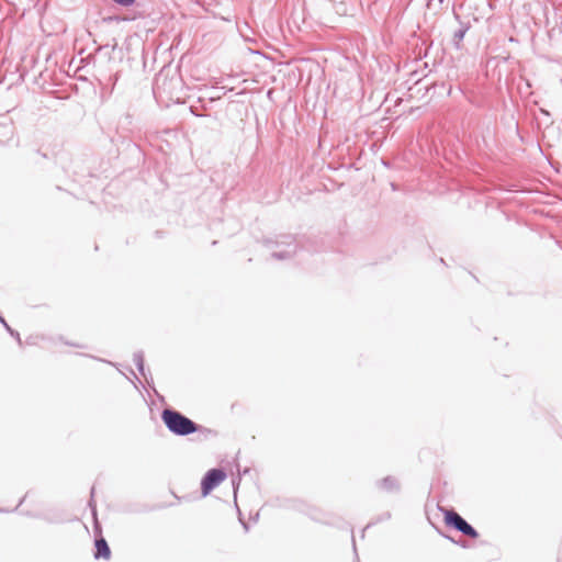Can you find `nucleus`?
Here are the masks:
<instances>
[{
    "mask_svg": "<svg viewBox=\"0 0 562 562\" xmlns=\"http://www.w3.org/2000/svg\"><path fill=\"white\" fill-rule=\"evenodd\" d=\"M160 416L166 428L179 437H186L202 429L201 425L173 408H164Z\"/></svg>",
    "mask_w": 562,
    "mask_h": 562,
    "instance_id": "obj_1",
    "label": "nucleus"
},
{
    "mask_svg": "<svg viewBox=\"0 0 562 562\" xmlns=\"http://www.w3.org/2000/svg\"><path fill=\"white\" fill-rule=\"evenodd\" d=\"M265 244L271 250V257L277 260L289 259L296 252L295 238L292 235H280L274 240H265Z\"/></svg>",
    "mask_w": 562,
    "mask_h": 562,
    "instance_id": "obj_2",
    "label": "nucleus"
},
{
    "mask_svg": "<svg viewBox=\"0 0 562 562\" xmlns=\"http://www.w3.org/2000/svg\"><path fill=\"white\" fill-rule=\"evenodd\" d=\"M440 510L443 512L445 524L448 527L461 532L462 535H464L471 539H476L479 537V532L476 531V529L472 525H470L456 510L442 509V508H440Z\"/></svg>",
    "mask_w": 562,
    "mask_h": 562,
    "instance_id": "obj_3",
    "label": "nucleus"
},
{
    "mask_svg": "<svg viewBox=\"0 0 562 562\" xmlns=\"http://www.w3.org/2000/svg\"><path fill=\"white\" fill-rule=\"evenodd\" d=\"M226 479V472L221 468L209 470L201 481L203 496L210 494L217 485Z\"/></svg>",
    "mask_w": 562,
    "mask_h": 562,
    "instance_id": "obj_4",
    "label": "nucleus"
},
{
    "mask_svg": "<svg viewBox=\"0 0 562 562\" xmlns=\"http://www.w3.org/2000/svg\"><path fill=\"white\" fill-rule=\"evenodd\" d=\"M378 488L386 493H400L401 483L398 479L392 475H387L375 482Z\"/></svg>",
    "mask_w": 562,
    "mask_h": 562,
    "instance_id": "obj_5",
    "label": "nucleus"
},
{
    "mask_svg": "<svg viewBox=\"0 0 562 562\" xmlns=\"http://www.w3.org/2000/svg\"><path fill=\"white\" fill-rule=\"evenodd\" d=\"M94 559H104L109 560L111 558V549L103 537L97 538L94 541Z\"/></svg>",
    "mask_w": 562,
    "mask_h": 562,
    "instance_id": "obj_6",
    "label": "nucleus"
},
{
    "mask_svg": "<svg viewBox=\"0 0 562 562\" xmlns=\"http://www.w3.org/2000/svg\"><path fill=\"white\" fill-rule=\"evenodd\" d=\"M133 361L137 368V370L139 371V373L145 378L147 379L146 374H145V367H144V353L143 351H136L134 352L133 355ZM148 382V380H146Z\"/></svg>",
    "mask_w": 562,
    "mask_h": 562,
    "instance_id": "obj_7",
    "label": "nucleus"
},
{
    "mask_svg": "<svg viewBox=\"0 0 562 562\" xmlns=\"http://www.w3.org/2000/svg\"><path fill=\"white\" fill-rule=\"evenodd\" d=\"M468 30H469L468 26H461L459 30H457L453 33L452 42H453V45L456 46V48L461 47V42L463 41Z\"/></svg>",
    "mask_w": 562,
    "mask_h": 562,
    "instance_id": "obj_8",
    "label": "nucleus"
},
{
    "mask_svg": "<svg viewBox=\"0 0 562 562\" xmlns=\"http://www.w3.org/2000/svg\"><path fill=\"white\" fill-rule=\"evenodd\" d=\"M0 323L4 327V329L10 334V336L13 337L20 346H22L20 334L15 329H13L4 318H1Z\"/></svg>",
    "mask_w": 562,
    "mask_h": 562,
    "instance_id": "obj_9",
    "label": "nucleus"
},
{
    "mask_svg": "<svg viewBox=\"0 0 562 562\" xmlns=\"http://www.w3.org/2000/svg\"><path fill=\"white\" fill-rule=\"evenodd\" d=\"M0 132L3 136H11L13 133V128L11 124H2L0 125Z\"/></svg>",
    "mask_w": 562,
    "mask_h": 562,
    "instance_id": "obj_10",
    "label": "nucleus"
},
{
    "mask_svg": "<svg viewBox=\"0 0 562 562\" xmlns=\"http://www.w3.org/2000/svg\"><path fill=\"white\" fill-rule=\"evenodd\" d=\"M93 494H94V487L91 488V498L89 501V507L91 508V512L93 514V516L97 515V508H95V504L93 502Z\"/></svg>",
    "mask_w": 562,
    "mask_h": 562,
    "instance_id": "obj_11",
    "label": "nucleus"
},
{
    "mask_svg": "<svg viewBox=\"0 0 562 562\" xmlns=\"http://www.w3.org/2000/svg\"><path fill=\"white\" fill-rule=\"evenodd\" d=\"M64 344L68 345V346H72V347L83 348V346L75 344V342L64 341Z\"/></svg>",
    "mask_w": 562,
    "mask_h": 562,
    "instance_id": "obj_12",
    "label": "nucleus"
},
{
    "mask_svg": "<svg viewBox=\"0 0 562 562\" xmlns=\"http://www.w3.org/2000/svg\"><path fill=\"white\" fill-rule=\"evenodd\" d=\"M99 360H100V361H103V362H106L108 364L114 366V363H113V362H111V361H106V360H103V359H99Z\"/></svg>",
    "mask_w": 562,
    "mask_h": 562,
    "instance_id": "obj_13",
    "label": "nucleus"
},
{
    "mask_svg": "<svg viewBox=\"0 0 562 562\" xmlns=\"http://www.w3.org/2000/svg\"><path fill=\"white\" fill-rule=\"evenodd\" d=\"M23 502H24V497L20 501V503L18 504V506H16L13 510H16V509H18V507H19L21 504H23Z\"/></svg>",
    "mask_w": 562,
    "mask_h": 562,
    "instance_id": "obj_14",
    "label": "nucleus"
},
{
    "mask_svg": "<svg viewBox=\"0 0 562 562\" xmlns=\"http://www.w3.org/2000/svg\"><path fill=\"white\" fill-rule=\"evenodd\" d=\"M243 526H244L245 530H248V525L246 522H243Z\"/></svg>",
    "mask_w": 562,
    "mask_h": 562,
    "instance_id": "obj_15",
    "label": "nucleus"
},
{
    "mask_svg": "<svg viewBox=\"0 0 562 562\" xmlns=\"http://www.w3.org/2000/svg\"><path fill=\"white\" fill-rule=\"evenodd\" d=\"M352 544H353V549L356 550V540L353 537H352Z\"/></svg>",
    "mask_w": 562,
    "mask_h": 562,
    "instance_id": "obj_16",
    "label": "nucleus"
},
{
    "mask_svg": "<svg viewBox=\"0 0 562 562\" xmlns=\"http://www.w3.org/2000/svg\"><path fill=\"white\" fill-rule=\"evenodd\" d=\"M446 538L450 541H454L453 538L449 537V536H446Z\"/></svg>",
    "mask_w": 562,
    "mask_h": 562,
    "instance_id": "obj_17",
    "label": "nucleus"
},
{
    "mask_svg": "<svg viewBox=\"0 0 562 562\" xmlns=\"http://www.w3.org/2000/svg\"><path fill=\"white\" fill-rule=\"evenodd\" d=\"M190 111H191L194 115H198V114L193 111V108H190Z\"/></svg>",
    "mask_w": 562,
    "mask_h": 562,
    "instance_id": "obj_18",
    "label": "nucleus"
},
{
    "mask_svg": "<svg viewBox=\"0 0 562 562\" xmlns=\"http://www.w3.org/2000/svg\"><path fill=\"white\" fill-rule=\"evenodd\" d=\"M8 510L0 508V513H7Z\"/></svg>",
    "mask_w": 562,
    "mask_h": 562,
    "instance_id": "obj_19",
    "label": "nucleus"
},
{
    "mask_svg": "<svg viewBox=\"0 0 562 562\" xmlns=\"http://www.w3.org/2000/svg\"><path fill=\"white\" fill-rule=\"evenodd\" d=\"M459 543H460V544H461L462 547H465V543H464V541H462V542H459Z\"/></svg>",
    "mask_w": 562,
    "mask_h": 562,
    "instance_id": "obj_20",
    "label": "nucleus"
},
{
    "mask_svg": "<svg viewBox=\"0 0 562 562\" xmlns=\"http://www.w3.org/2000/svg\"><path fill=\"white\" fill-rule=\"evenodd\" d=\"M355 562H359V560L357 559V561H355Z\"/></svg>",
    "mask_w": 562,
    "mask_h": 562,
    "instance_id": "obj_21",
    "label": "nucleus"
}]
</instances>
